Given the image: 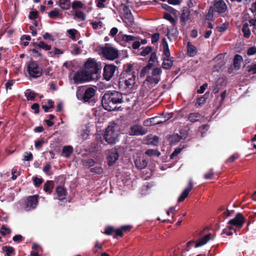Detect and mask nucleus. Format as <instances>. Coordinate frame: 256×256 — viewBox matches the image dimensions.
Returning <instances> with one entry per match:
<instances>
[{
	"mask_svg": "<svg viewBox=\"0 0 256 256\" xmlns=\"http://www.w3.org/2000/svg\"><path fill=\"white\" fill-rule=\"evenodd\" d=\"M122 96L118 92H108L103 96L102 103L103 108L108 111L116 110V104H120L122 102Z\"/></svg>",
	"mask_w": 256,
	"mask_h": 256,
	"instance_id": "f257e3e1",
	"label": "nucleus"
},
{
	"mask_svg": "<svg viewBox=\"0 0 256 256\" xmlns=\"http://www.w3.org/2000/svg\"><path fill=\"white\" fill-rule=\"evenodd\" d=\"M119 128L115 124H110L106 130L104 138L109 144H114L118 140L120 135Z\"/></svg>",
	"mask_w": 256,
	"mask_h": 256,
	"instance_id": "f03ea898",
	"label": "nucleus"
},
{
	"mask_svg": "<svg viewBox=\"0 0 256 256\" xmlns=\"http://www.w3.org/2000/svg\"><path fill=\"white\" fill-rule=\"evenodd\" d=\"M120 82L124 84L126 86L130 89L134 88L136 84V76L134 72L129 68L122 74Z\"/></svg>",
	"mask_w": 256,
	"mask_h": 256,
	"instance_id": "7ed1b4c3",
	"label": "nucleus"
},
{
	"mask_svg": "<svg viewBox=\"0 0 256 256\" xmlns=\"http://www.w3.org/2000/svg\"><path fill=\"white\" fill-rule=\"evenodd\" d=\"M100 50L102 56L107 60H112L118 56V50L108 44L100 47Z\"/></svg>",
	"mask_w": 256,
	"mask_h": 256,
	"instance_id": "20e7f679",
	"label": "nucleus"
},
{
	"mask_svg": "<svg viewBox=\"0 0 256 256\" xmlns=\"http://www.w3.org/2000/svg\"><path fill=\"white\" fill-rule=\"evenodd\" d=\"M28 70L30 76L34 78H38L42 74V68L34 62H30L28 64Z\"/></svg>",
	"mask_w": 256,
	"mask_h": 256,
	"instance_id": "39448f33",
	"label": "nucleus"
},
{
	"mask_svg": "<svg viewBox=\"0 0 256 256\" xmlns=\"http://www.w3.org/2000/svg\"><path fill=\"white\" fill-rule=\"evenodd\" d=\"M92 76L86 70L76 72L74 76V80L76 83H82L90 81Z\"/></svg>",
	"mask_w": 256,
	"mask_h": 256,
	"instance_id": "423d86ee",
	"label": "nucleus"
},
{
	"mask_svg": "<svg viewBox=\"0 0 256 256\" xmlns=\"http://www.w3.org/2000/svg\"><path fill=\"white\" fill-rule=\"evenodd\" d=\"M116 67L113 64H106L104 68L103 76L107 81L110 80L114 76Z\"/></svg>",
	"mask_w": 256,
	"mask_h": 256,
	"instance_id": "0eeeda50",
	"label": "nucleus"
},
{
	"mask_svg": "<svg viewBox=\"0 0 256 256\" xmlns=\"http://www.w3.org/2000/svg\"><path fill=\"white\" fill-rule=\"evenodd\" d=\"M162 74L160 68H156L152 72L151 76H147L146 80L150 83L157 84L160 80V76Z\"/></svg>",
	"mask_w": 256,
	"mask_h": 256,
	"instance_id": "6e6552de",
	"label": "nucleus"
},
{
	"mask_svg": "<svg viewBox=\"0 0 256 256\" xmlns=\"http://www.w3.org/2000/svg\"><path fill=\"white\" fill-rule=\"evenodd\" d=\"M86 70L92 76V74H96L98 70L96 62L94 59H89L85 64Z\"/></svg>",
	"mask_w": 256,
	"mask_h": 256,
	"instance_id": "1a4fd4ad",
	"label": "nucleus"
},
{
	"mask_svg": "<svg viewBox=\"0 0 256 256\" xmlns=\"http://www.w3.org/2000/svg\"><path fill=\"white\" fill-rule=\"evenodd\" d=\"M147 132L141 126L135 124L130 126L128 134L130 136L144 135Z\"/></svg>",
	"mask_w": 256,
	"mask_h": 256,
	"instance_id": "9d476101",
	"label": "nucleus"
},
{
	"mask_svg": "<svg viewBox=\"0 0 256 256\" xmlns=\"http://www.w3.org/2000/svg\"><path fill=\"white\" fill-rule=\"evenodd\" d=\"M244 218L240 213H238L236 216L229 221V224H233L234 226L240 228L244 223Z\"/></svg>",
	"mask_w": 256,
	"mask_h": 256,
	"instance_id": "9b49d317",
	"label": "nucleus"
},
{
	"mask_svg": "<svg viewBox=\"0 0 256 256\" xmlns=\"http://www.w3.org/2000/svg\"><path fill=\"white\" fill-rule=\"evenodd\" d=\"M118 154L116 149H112L108 153L107 160L109 166L113 165L118 158Z\"/></svg>",
	"mask_w": 256,
	"mask_h": 256,
	"instance_id": "f8f14e48",
	"label": "nucleus"
},
{
	"mask_svg": "<svg viewBox=\"0 0 256 256\" xmlns=\"http://www.w3.org/2000/svg\"><path fill=\"white\" fill-rule=\"evenodd\" d=\"M38 203V198L36 196L28 197L26 204V210H30L34 208L37 206Z\"/></svg>",
	"mask_w": 256,
	"mask_h": 256,
	"instance_id": "ddd939ff",
	"label": "nucleus"
},
{
	"mask_svg": "<svg viewBox=\"0 0 256 256\" xmlns=\"http://www.w3.org/2000/svg\"><path fill=\"white\" fill-rule=\"evenodd\" d=\"M242 60V58L239 54H236L234 60L233 68L228 69V72L232 73L234 70L236 71L240 69L241 66V62Z\"/></svg>",
	"mask_w": 256,
	"mask_h": 256,
	"instance_id": "4468645a",
	"label": "nucleus"
},
{
	"mask_svg": "<svg viewBox=\"0 0 256 256\" xmlns=\"http://www.w3.org/2000/svg\"><path fill=\"white\" fill-rule=\"evenodd\" d=\"M193 188V184L192 180H189L188 186L182 192L181 194L178 198V202H182L188 196L190 192Z\"/></svg>",
	"mask_w": 256,
	"mask_h": 256,
	"instance_id": "2eb2a0df",
	"label": "nucleus"
},
{
	"mask_svg": "<svg viewBox=\"0 0 256 256\" xmlns=\"http://www.w3.org/2000/svg\"><path fill=\"white\" fill-rule=\"evenodd\" d=\"M216 11L218 13H222L226 11L227 6L226 3L222 0H218L214 3Z\"/></svg>",
	"mask_w": 256,
	"mask_h": 256,
	"instance_id": "dca6fc26",
	"label": "nucleus"
},
{
	"mask_svg": "<svg viewBox=\"0 0 256 256\" xmlns=\"http://www.w3.org/2000/svg\"><path fill=\"white\" fill-rule=\"evenodd\" d=\"M96 92V90L93 88H87L85 92L83 97L84 100V102L88 101L91 98H92Z\"/></svg>",
	"mask_w": 256,
	"mask_h": 256,
	"instance_id": "f3484780",
	"label": "nucleus"
},
{
	"mask_svg": "<svg viewBox=\"0 0 256 256\" xmlns=\"http://www.w3.org/2000/svg\"><path fill=\"white\" fill-rule=\"evenodd\" d=\"M56 4L62 10H68L70 7V0H59Z\"/></svg>",
	"mask_w": 256,
	"mask_h": 256,
	"instance_id": "a211bd4d",
	"label": "nucleus"
},
{
	"mask_svg": "<svg viewBox=\"0 0 256 256\" xmlns=\"http://www.w3.org/2000/svg\"><path fill=\"white\" fill-rule=\"evenodd\" d=\"M210 239V234H208L201 238L196 243L195 248H198L206 244Z\"/></svg>",
	"mask_w": 256,
	"mask_h": 256,
	"instance_id": "6ab92c4d",
	"label": "nucleus"
},
{
	"mask_svg": "<svg viewBox=\"0 0 256 256\" xmlns=\"http://www.w3.org/2000/svg\"><path fill=\"white\" fill-rule=\"evenodd\" d=\"M56 192L58 198L60 200L64 199L66 194V190L62 186H59L56 188Z\"/></svg>",
	"mask_w": 256,
	"mask_h": 256,
	"instance_id": "aec40b11",
	"label": "nucleus"
},
{
	"mask_svg": "<svg viewBox=\"0 0 256 256\" xmlns=\"http://www.w3.org/2000/svg\"><path fill=\"white\" fill-rule=\"evenodd\" d=\"M173 61L172 58H163L162 66L164 69H170L172 66Z\"/></svg>",
	"mask_w": 256,
	"mask_h": 256,
	"instance_id": "412c9836",
	"label": "nucleus"
},
{
	"mask_svg": "<svg viewBox=\"0 0 256 256\" xmlns=\"http://www.w3.org/2000/svg\"><path fill=\"white\" fill-rule=\"evenodd\" d=\"M202 118V116L198 112H193L189 114L188 116V120L192 122H195Z\"/></svg>",
	"mask_w": 256,
	"mask_h": 256,
	"instance_id": "4be33fe9",
	"label": "nucleus"
},
{
	"mask_svg": "<svg viewBox=\"0 0 256 256\" xmlns=\"http://www.w3.org/2000/svg\"><path fill=\"white\" fill-rule=\"evenodd\" d=\"M190 16V11L187 8H184L182 12V14L180 17L181 21L185 24L186 21L189 19Z\"/></svg>",
	"mask_w": 256,
	"mask_h": 256,
	"instance_id": "5701e85b",
	"label": "nucleus"
},
{
	"mask_svg": "<svg viewBox=\"0 0 256 256\" xmlns=\"http://www.w3.org/2000/svg\"><path fill=\"white\" fill-rule=\"evenodd\" d=\"M163 58H170V54L168 48V46L165 39L163 40Z\"/></svg>",
	"mask_w": 256,
	"mask_h": 256,
	"instance_id": "b1692460",
	"label": "nucleus"
},
{
	"mask_svg": "<svg viewBox=\"0 0 256 256\" xmlns=\"http://www.w3.org/2000/svg\"><path fill=\"white\" fill-rule=\"evenodd\" d=\"M48 16L51 18H62V14H60L56 9L50 12L48 14Z\"/></svg>",
	"mask_w": 256,
	"mask_h": 256,
	"instance_id": "393cba45",
	"label": "nucleus"
},
{
	"mask_svg": "<svg viewBox=\"0 0 256 256\" xmlns=\"http://www.w3.org/2000/svg\"><path fill=\"white\" fill-rule=\"evenodd\" d=\"M72 151L73 148L72 146H64L62 148V153L64 156L68 158L72 154Z\"/></svg>",
	"mask_w": 256,
	"mask_h": 256,
	"instance_id": "a878e982",
	"label": "nucleus"
},
{
	"mask_svg": "<svg viewBox=\"0 0 256 256\" xmlns=\"http://www.w3.org/2000/svg\"><path fill=\"white\" fill-rule=\"evenodd\" d=\"M136 166L140 169L144 168L147 166V162L146 160H141L140 158L136 159L134 161Z\"/></svg>",
	"mask_w": 256,
	"mask_h": 256,
	"instance_id": "bb28decb",
	"label": "nucleus"
},
{
	"mask_svg": "<svg viewBox=\"0 0 256 256\" xmlns=\"http://www.w3.org/2000/svg\"><path fill=\"white\" fill-rule=\"evenodd\" d=\"M188 54L190 56H194L196 54V48L189 42L188 44Z\"/></svg>",
	"mask_w": 256,
	"mask_h": 256,
	"instance_id": "cd10ccee",
	"label": "nucleus"
},
{
	"mask_svg": "<svg viewBox=\"0 0 256 256\" xmlns=\"http://www.w3.org/2000/svg\"><path fill=\"white\" fill-rule=\"evenodd\" d=\"M124 18L125 20H127V22H129L130 24H134V18L130 10H126L124 14Z\"/></svg>",
	"mask_w": 256,
	"mask_h": 256,
	"instance_id": "c85d7f7f",
	"label": "nucleus"
},
{
	"mask_svg": "<svg viewBox=\"0 0 256 256\" xmlns=\"http://www.w3.org/2000/svg\"><path fill=\"white\" fill-rule=\"evenodd\" d=\"M242 32L244 33V36L246 38H248L250 36V31L248 28V24L245 23L243 24Z\"/></svg>",
	"mask_w": 256,
	"mask_h": 256,
	"instance_id": "c756f323",
	"label": "nucleus"
},
{
	"mask_svg": "<svg viewBox=\"0 0 256 256\" xmlns=\"http://www.w3.org/2000/svg\"><path fill=\"white\" fill-rule=\"evenodd\" d=\"M158 118V116H156L155 118H152L150 119L146 120L144 121V124L146 126L156 124V120Z\"/></svg>",
	"mask_w": 256,
	"mask_h": 256,
	"instance_id": "7c9ffc66",
	"label": "nucleus"
},
{
	"mask_svg": "<svg viewBox=\"0 0 256 256\" xmlns=\"http://www.w3.org/2000/svg\"><path fill=\"white\" fill-rule=\"evenodd\" d=\"M74 16L76 18L80 19L81 21H84L86 20V14L82 11H76L74 14Z\"/></svg>",
	"mask_w": 256,
	"mask_h": 256,
	"instance_id": "2f4dec72",
	"label": "nucleus"
},
{
	"mask_svg": "<svg viewBox=\"0 0 256 256\" xmlns=\"http://www.w3.org/2000/svg\"><path fill=\"white\" fill-rule=\"evenodd\" d=\"M53 188V182L52 181H48L44 185V190L46 192L50 193Z\"/></svg>",
	"mask_w": 256,
	"mask_h": 256,
	"instance_id": "473e14b6",
	"label": "nucleus"
},
{
	"mask_svg": "<svg viewBox=\"0 0 256 256\" xmlns=\"http://www.w3.org/2000/svg\"><path fill=\"white\" fill-rule=\"evenodd\" d=\"M224 54H219L213 60L215 62H218V61H220V62H219V64H220V66H219L220 68H221L222 66L224 64L223 60L224 58Z\"/></svg>",
	"mask_w": 256,
	"mask_h": 256,
	"instance_id": "72a5a7b5",
	"label": "nucleus"
},
{
	"mask_svg": "<svg viewBox=\"0 0 256 256\" xmlns=\"http://www.w3.org/2000/svg\"><path fill=\"white\" fill-rule=\"evenodd\" d=\"M172 117V114H169L168 117H158V118L156 120V124H160L166 122L168 120Z\"/></svg>",
	"mask_w": 256,
	"mask_h": 256,
	"instance_id": "f704fd0d",
	"label": "nucleus"
},
{
	"mask_svg": "<svg viewBox=\"0 0 256 256\" xmlns=\"http://www.w3.org/2000/svg\"><path fill=\"white\" fill-rule=\"evenodd\" d=\"M156 59V53L152 52L150 54V58L148 60V68H150L154 64V62H155V60Z\"/></svg>",
	"mask_w": 256,
	"mask_h": 256,
	"instance_id": "c9c22d12",
	"label": "nucleus"
},
{
	"mask_svg": "<svg viewBox=\"0 0 256 256\" xmlns=\"http://www.w3.org/2000/svg\"><path fill=\"white\" fill-rule=\"evenodd\" d=\"M146 154L148 156H158L160 155V152L156 150L149 149L146 152Z\"/></svg>",
	"mask_w": 256,
	"mask_h": 256,
	"instance_id": "e433bc0d",
	"label": "nucleus"
},
{
	"mask_svg": "<svg viewBox=\"0 0 256 256\" xmlns=\"http://www.w3.org/2000/svg\"><path fill=\"white\" fill-rule=\"evenodd\" d=\"M72 6L74 10L77 8H82L84 6V4L80 1L74 0L72 2Z\"/></svg>",
	"mask_w": 256,
	"mask_h": 256,
	"instance_id": "4c0bfd02",
	"label": "nucleus"
},
{
	"mask_svg": "<svg viewBox=\"0 0 256 256\" xmlns=\"http://www.w3.org/2000/svg\"><path fill=\"white\" fill-rule=\"evenodd\" d=\"M181 137L178 134H173L170 138V142L172 144H176L180 141Z\"/></svg>",
	"mask_w": 256,
	"mask_h": 256,
	"instance_id": "58836bf2",
	"label": "nucleus"
},
{
	"mask_svg": "<svg viewBox=\"0 0 256 256\" xmlns=\"http://www.w3.org/2000/svg\"><path fill=\"white\" fill-rule=\"evenodd\" d=\"M135 38H136L134 36L130 35L124 34L122 36V40L126 42L134 41L135 40Z\"/></svg>",
	"mask_w": 256,
	"mask_h": 256,
	"instance_id": "ea45409f",
	"label": "nucleus"
},
{
	"mask_svg": "<svg viewBox=\"0 0 256 256\" xmlns=\"http://www.w3.org/2000/svg\"><path fill=\"white\" fill-rule=\"evenodd\" d=\"M28 100H32L35 97V94L34 92H30V90H26L25 92Z\"/></svg>",
	"mask_w": 256,
	"mask_h": 256,
	"instance_id": "a19ab883",
	"label": "nucleus"
},
{
	"mask_svg": "<svg viewBox=\"0 0 256 256\" xmlns=\"http://www.w3.org/2000/svg\"><path fill=\"white\" fill-rule=\"evenodd\" d=\"M214 10L212 7H210L206 15V18L208 20H212L214 18Z\"/></svg>",
	"mask_w": 256,
	"mask_h": 256,
	"instance_id": "79ce46f5",
	"label": "nucleus"
},
{
	"mask_svg": "<svg viewBox=\"0 0 256 256\" xmlns=\"http://www.w3.org/2000/svg\"><path fill=\"white\" fill-rule=\"evenodd\" d=\"M2 249L6 252L7 256H10V254L14 251V249L11 246H4L2 247Z\"/></svg>",
	"mask_w": 256,
	"mask_h": 256,
	"instance_id": "37998d69",
	"label": "nucleus"
},
{
	"mask_svg": "<svg viewBox=\"0 0 256 256\" xmlns=\"http://www.w3.org/2000/svg\"><path fill=\"white\" fill-rule=\"evenodd\" d=\"M94 161L91 158L86 160L83 162V164L85 166L90 167L94 166Z\"/></svg>",
	"mask_w": 256,
	"mask_h": 256,
	"instance_id": "c03bdc74",
	"label": "nucleus"
},
{
	"mask_svg": "<svg viewBox=\"0 0 256 256\" xmlns=\"http://www.w3.org/2000/svg\"><path fill=\"white\" fill-rule=\"evenodd\" d=\"M0 232L2 234L3 236H5L6 234H10L11 232V230L10 228L6 227L5 226H2L1 228Z\"/></svg>",
	"mask_w": 256,
	"mask_h": 256,
	"instance_id": "a18cd8bd",
	"label": "nucleus"
},
{
	"mask_svg": "<svg viewBox=\"0 0 256 256\" xmlns=\"http://www.w3.org/2000/svg\"><path fill=\"white\" fill-rule=\"evenodd\" d=\"M38 46L40 48L44 49L46 50H48L51 48V46H50L45 44L44 42H40L38 44Z\"/></svg>",
	"mask_w": 256,
	"mask_h": 256,
	"instance_id": "49530a36",
	"label": "nucleus"
},
{
	"mask_svg": "<svg viewBox=\"0 0 256 256\" xmlns=\"http://www.w3.org/2000/svg\"><path fill=\"white\" fill-rule=\"evenodd\" d=\"M152 51V48L150 46L146 47L140 52V55L144 56L149 54Z\"/></svg>",
	"mask_w": 256,
	"mask_h": 256,
	"instance_id": "de8ad7c7",
	"label": "nucleus"
},
{
	"mask_svg": "<svg viewBox=\"0 0 256 256\" xmlns=\"http://www.w3.org/2000/svg\"><path fill=\"white\" fill-rule=\"evenodd\" d=\"M51 168V164L50 162L46 163V166L43 168V171L46 173V174L50 175L51 174V172L50 170Z\"/></svg>",
	"mask_w": 256,
	"mask_h": 256,
	"instance_id": "09e8293b",
	"label": "nucleus"
},
{
	"mask_svg": "<svg viewBox=\"0 0 256 256\" xmlns=\"http://www.w3.org/2000/svg\"><path fill=\"white\" fill-rule=\"evenodd\" d=\"M164 8L166 10L169 11L170 12L176 15L177 14V10L173 8H172L170 6L167 4H164Z\"/></svg>",
	"mask_w": 256,
	"mask_h": 256,
	"instance_id": "8fccbe9b",
	"label": "nucleus"
},
{
	"mask_svg": "<svg viewBox=\"0 0 256 256\" xmlns=\"http://www.w3.org/2000/svg\"><path fill=\"white\" fill-rule=\"evenodd\" d=\"M24 160L30 161L32 160V154L30 152H25L24 156Z\"/></svg>",
	"mask_w": 256,
	"mask_h": 256,
	"instance_id": "3c124183",
	"label": "nucleus"
},
{
	"mask_svg": "<svg viewBox=\"0 0 256 256\" xmlns=\"http://www.w3.org/2000/svg\"><path fill=\"white\" fill-rule=\"evenodd\" d=\"M164 18H166V20H169L172 24L175 22V20L174 18L170 14H169L168 13L164 14Z\"/></svg>",
	"mask_w": 256,
	"mask_h": 256,
	"instance_id": "603ef678",
	"label": "nucleus"
},
{
	"mask_svg": "<svg viewBox=\"0 0 256 256\" xmlns=\"http://www.w3.org/2000/svg\"><path fill=\"white\" fill-rule=\"evenodd\" d=\"M228 23H224L222 26H218L217 28L218 30L222 32L226 30L228 28Z\"/></svg>",
	"mask_w": 256,
	"mask_h": 256,
	"instance_id": "864d4df0",
	"label": "nucleus"
},
{
	"mask_svg": "<svg viewBox=\"0 0 256 256\" xmlns=\"http://www.w3.org/2000/svg\"><path fill=\"white\" fill-rule=\"evenodd\" d=\"M68 34L72 39H75V35L77 33V30L75 29H70L68 30Z\"/></svg>",
	"mask_w": 256,
	"mask_h": 256,
	"instance_id": "5fc2aeb1",
	"label": "nucleus"
},
{
	"mask_svg": "<svg viewBox=\"0 0 256 256\" xmlns=\"http://www.w3.org/2000/svg\"><path fill=\"white\" fill-rule=\"evenodd\" d=\"M208 85L207 84H202L197 91L198 93V94H202L204 92V90H206V88H208Z\"/></svg>",
	"mask_w": 256,
	"mask_h": 256,
	"instance_id": "6e6d98bb",
	"label": "nucleus"
},
{
	"mask_svg": "<svg viewBox=\"0 0 256 256\" xmlns=\"http://www.w3.org/2000/svg\"><path fill=\"white\" fill-rule=\"evenodd\" d=\"M172 34L174 36H176L178 34V31L177 29L173 26L171 30H169L168 32V34Z\"/></svg>",
	"mask_w": 256,
	"mask_h": 256,
	"instance_id": "4d7b16f0",
	"label": "nucleus"
},
{
	"mask_svg": "<svg viewBox=\"0 0 256 256\" xmlns=\"http://www.w3.org/2000/svg\"><path fill=\"white\" fill-rule=\"evenodd\" d=\"M248 72L252 74H256V64H252L249 66Z\"/></svg>",
	"mask_w": 256,
	"mask_h": 256,
	"instance_id": "13d9d810",
	"label": "nucleus"
},
{
	"mask_svg": "<svg viewBox=\"0 0 256 256\" xmlns=\"http://www.w3.org/2000/svg\"><path fill=\"white\" fill-rule=\"evenodd\" d=\"M33 180L36 186H38L43 182L42 179L36 177L33 178Z\"/></svg>",
	"mask_w": 256,
	"mask_h": 256,
	"instance_id": "bf43d9fd",
	"label": "nucleus"
},
{
	"mask_svg": "<svg viewBox=\"0 0 256 256\" xmlns=\"http://www.w3.org/2000/svg\"><path fill=\"white\" fill-rule=\"evenodd\" d=\"M42 36L44 39L47 40L48 39L52 41L54 40V38H53V36L49 33L48 32H45L42 34Z\"/></svg>",
	"mask_w": 256,
	"mask_h": 256,
	"instance_id": "052dcab7",
	"label": "nucleus"
},
{
	"mask_svg": "<svg viewBox=\"0 0 256 256\" xmlns=\"http://www.w3.org/2000/svg\"><path fill=\"white\" fill-rule=\"evenodd\" d=\"M106 0H96V6L99 8H103L105 6L104 2Z\"/></svg>",
	"mask_w": 256,
	"mask_h": 256,
	"instance_id": "680f3d73",
	"label": "nucleus"
},
{
	"mask_svg": "<svg viewBox=\"0 0 256 256\" xmlns=\"http://www.w3.org/2000/svg\"><path fill=\"white\" fill-rule=\"evenodd\" d=\"M256 53V48L255 47H251L248 50L247 54L252 56Z\"/></svg>",
	"mask_w": 256,
	"mask_h": 256,
	"instance_id": "e2e57ef3",
	"label": "nucleus"
},
{
	"mask_svg": "<svg viewBox=\"0 0 256 256\" xmlns=\"http://www.w3.org/2000/svg\"><path fill=\"white\" fill-rule=\"evenodd\" d=\"M205 102H206V99L204 97H200L197 99L196 105L200 106L202 104H203Z\"/></svg>",
	"mask_w": 256,
	"mask_h": 256,
	"instance_id": "0e129e2a",
	"label": "nucleus"
},
{
	"mask_svg": "<svg viewBox=\"0 0 256 256\" xmlns=\"http://www.w3.org/2000/svg\"><path fill=\"white\" fill-rule=\"evenodd\" d=\"M159 34L158 33L154 34L152 36V42L154 43L156 42L159 39Z\"/></svg>",
	"mask_w": 256,
	"mask_h": 256,
	"instance_id": "69168bd1",
	"label": "nucleus"
},
{
	"mask_svg": "<svg viewBox=\"0 0 256 256\" xmlns=\"http://www.w3.org/2000/svg\"><path fill=\"white\" fill-rule=\"evenodd\" d=\"M114 231V229L112 227L107 228L105 230V234L108 235H110L112 232Z\"/></svg>",
	"mask_w": 256,
	"mask_h": 256,
	"instance_id": "338daca9",
	"label": "nucleus"
},
{
	"mask_svg": "<svg viewBox=\"0 0 256 256\" xmlns=\"http://www.w3.org/2000/svg\"><path fill=\"white\" fill-rule=\"evenodd\" d=\"M249 22L250 25L253 26L254 29L256 30V18L254 19H251L249 21Z\"/></svg>",
	"mask_w": 256,
	"mask_h": 256,
	"instance_id": "774afa93",
	"label": "nucleus"
}]
</instances>
